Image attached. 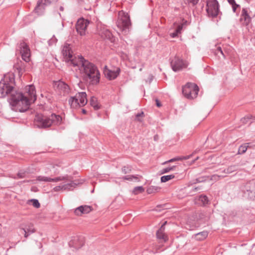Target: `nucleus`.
I'll list each match as a JSON object with an SVG mask.
<instances>
[{"label":"nucleus","mask_w":255,"mask_h":255,"mask_svg":"<svg viewBox=\"0 0 255 255\" xmlns=\"http://www.w3.org/2000/svg\"><path fill=\"white\" fill-rule=\"evenodd\" d=\"M201 189L200 187H194L192 189V191L190 192V193L192 194L194 192H197Z\"/></svg>","instance_id":"47"},{"label":"nucleus","mask_w":255,"mask_h":255,"mask_svg":"<svg viewBox=\"0 0 255 255\" xmlns=\"http://www.w3.org/2000/svg\"><path fill=\"white\" fill-rule=\"evenodd\" d=\"M170 64L172 70L175 72L180 71L187 66L186 62L176 57L171 61Z\"/></svg>","instance_id":"13"},{"label":"nucleus","mask_w":255,"mask_h":255,"mask_svg":"<svg viewBox=\"0 0 255 255\" xmlns=\"http://www.w3.org/2000/svg\"><path fill=\"white\" fill-rule=\"evenodd\" d=\"M28 202H30L33 205V206L36 208H38L40 206V204L38 200L37 199H33L29 200H28Z\"/></svg>","instance_id":"35"},{"label":"nucleus","mask_w":255,"mask_h":255,"mask_svg":"<svg viewBox=\"0 0 255 255\" xmlns=\"http://www.w3.org/2000/svg\"><path fill=\"white\" fill-rule=\"evenodd\" d=\"M89 22V20L84 18H80L77 21L76 25V29L77 32L81 36H83L86 34V30Z\"/></svg>","instance_id":"11"},{"label":"nucleus","mask_w":255,"mask_h":255,"mask_svg":"<svg viewBox=\"0 0 255 255\" xmlns=\"http://www.w3.org/2000/svg\"><path fill=\"white\" fill-rule=\"evenodd\" d=\"M167 223V222L165 221L162 225L160 228L156 232V236L158 239L163 240L164 242L166 241V237L163 233V231L164 230V226Z\"/></svg>","instance_id":"24"},{"label":"nucleus","mask_w":255,"mask_h":255,"mask_svg":"<svg viewBox=\"0 0 255 255\" xmlns=\"http://www.w3.org/2000/svg\"><path fill=\"white\" fill-rule=\"evenodd\" d=\"M170 168V171L171 170H173L174 168H175V166H173L171 167H168Z\"/></svg>","instance_id":"55"},{"label":"nucleus","mask_w":255,"mask_h":255,"mask_svg":"<svg viewBox=\"0 0 255 255\" xmlns=\"http://www.w3.org/2000/svg\"><path fill=\"white\" fill-rule=\"evenodd\" d=\"M131 171V169L128 167L124 166L122 168V172L125 173H129Z\"/></svg>","instance_id":"42"},{"label":"nucleus","mask_w":255,"mask_h":255,"mask_svg":"<svg viewBox=\"0 0 255 255\" xmlns=\"http://www.w3.org/2000/svg\"><path fill=\"white\" fill-rule=\"evenodd\" d=\"M55 86H57L61 93L63 94L64 96L68 94L70 92L69 86L63 81H59L56 82L55 84Z\"/></svg>","instance_id":"16"},{"label":"nucleus","mask_w":255,"mask_h":255,"mask_svg":"<svg viewBox=\"0 0 255 255\" xmlns=\"http://www.w3.org/2000/svg\"><path fill=\"white\" fill-rule=\"evenodd\" d=\"M199 90V89L196 84L187 83L182 88V93L187 98L192 99L197 97Z\"/></svg>","instance_id":"5"},{"label":"nucleus","mask_w":255,"mask_h":255,"mask_svg":"<svg viewBox=\"0 0 255 255\" xmlns=\"http://www.w3.org/2000/svg\"><path fill=\"white\" fill-rule=\"evenodd\" d=\"M123 179L127 180H132L133 179L137 180V177L135 175H127L124 176Z\"/></svg>","instance_id":"39"},{"label":"nucleus","mask_w":255,"mask_h":255,"mask_svg":"<svg viewBox=\"0 0 255 255\" xmlns=\"http://www.w3.org/2000/svg\"><path fill=\"white\" fill-rule=\"evenodd\" d=\"M215 54L216 55H218L219 57H220V56L219 55V54H221L224 58H225V56L222 50V48L220 46H218L217 49L215 50Z\"/></svg>","instance_id":"37"},{"label":"nucleus","mask_w":255,"mask_h":255,"mask_svg":"<svg viewBox=\"0 0 255 255\" xmlns=\"http://www.w3.org/2000/svg\"><path fill=\"white\" fill-rule=\"evenodd\" d=\"M196 203L200 206H206L209 203V200L206 195H201L196 199Z\"/></svg>","instance_id":"23"},{"label":"nucleus","mask_w":255,"mask_h":255,"mask_svg":"<svg viewBox=\"0 0 255 255\" xmlns=\"http://www.w3.org/2000/svg\"><path fill=\"white\" fill-rule=\"evenodd\" d=\"M183 28V24H180L178 25L175 30V31L176 33H178V34L181 32V30Z\"/></svg>","instance_id":"44"},{"label":"nucleus","mask_w":255,"mask_h":255,"mask_svg":"<svg viewBox=\"0 0 255 255\" xmlns=\"http://www.w3.org/2000/svg\"><path fill=\"white\" fill-rule=\"evenodd\" d=\"M24 170H25V171L28 172L27 173V175L33 172V171H32V170L30 169V167L27 168L26 169H24Z\"/></svg>","instance_id":"51"},{"label":"nucleus","mask_w":255,"mask_h":255,"mask_svg":"<svg viewBox=\"0 0 255 255\" xmlns=\"http://www.w3.org/2000/svg\"><path fill=\"white\" fill-rule=\"evenodd\" d=\"M68 179H62L65 181L64 184L56 186L54 188V190L56 192L60 191L61 190H71L75 188L80 183L77 181H73V177L68 175ZM62 181V180H61Z\"/></svg>","instance_id":"6"},{"label":"nucleus","mask_w":255,"mask_h":255,"mask_svg":"<svg viewBox=\"0 0 255 255\" xmlns=\"http://www.w3.org/2000/svg\"><path fill=\"white\" fill-rule=\"evenodd\" d=\"M21 229L24 233V237L25 238H27L30 235L35 232V230L33 227V225L31 223L25 225H22Z\"/></svg>","instance_id":"19"},{"label":"nucleus","mask_w":255,"mask_h":255,"mask_svg":"<svg viewBox=\"0 0 255 255\" xmlns=\"http://www.w3.org/2000/svg\"><path fill=\"white\" fill-rule=\"evenodd\" d=\"M145 115L143 112H140L135 114L134 120L137 122H141L143 118L144 117Z\"/></svg>","instance_id":"31"},{"label":"nucleus","mask_w":255,"mask_h":255,"mask_svg":"<svg viewBox=\"0 0 255 255\" xmlns=\"http://www.w3.org/2000/svg\"><path fill=\"white\" fill-rule=\"evenodd\" d=\"M198 158H199V157H197L195 159V160L194 161V162L195 160H197V159H198Z\"/></svg>","instance_id":"63"},{"label":"nucleus","mask_w":255,"mask_h":255,"mask_svg":"<svg viewBox=\"0 0 255 255\" xmlns=\"http://www.w3.org/2000/svg\"><path fill=\"white\" fill-rule=\"evenodd\" d=\"M24 63H21L16 66V68L18 71L19 76H21L25 71Z\"/></svg>","instance_id":"33"},{"label":"nucleus","mask_w":255,"mask_h":255,"mask_svg":"<svg viewBox=\"0 0 255 255\" xmlns=\"http://www.w3.org/2000/svg\"><path fill=\"white\" fill-rule=\"evenodd\" d=\"M54 0H38L34 8V11L38 15H41L44 12L45 6L50 4Z\"/></svg>","instance_id":"15"},{"label":"nucleus","mask_w":255,"mask_h":255,"mask_svg":"<svg viewBox=\"0 0 255 255\" xmlns=\"http://www.w3.org/2000/svg\"><path fill=\"white\" fill-rule=\"evenodd\" d=\"M90 102V105L94 108L95 110H97L100 108V106L99 105L96 98L94 97H91Z\"/></svg>","instance_id":"28"},{"label":"nucleus","mask_w":255,"mask_h":255,"mask_svg":"<svg viewBox=\"0 0 255 255\" xmlns=\"http://www.w3.org/2000/svg\"><path fill=\"white\" fill-rule=\"evenodd\" d=\"M68 175H66L63 176H59L56 178H50L46 176H39L37 177V180L39 181L44 182H58L61 181L62 179H68Z\"/></svg>","instance_id":"18"},{"label":"nucleus","mask_w":255,"mask_h":255,"mask_svg":"<svg viewBox=\"0 0 255 255\" xmlns=\"http://www.w3.org/2000/svg\"><path fill=\"white\" fill-rule=\"evenodd\" d=\"M62 52L63 56L67 57V61L69 64L72 65V61H78V58L73 57L72 55V51L70 44L65 43L62 48Z\"/></svg>","instance_id":"10"},{"label":"nucleus","mask_w":255,"mask_h":255,"mask_svg":"<svg viewBox=\"0 0 255 255\" xmlns=\"http://www.w3.org/2000/svg\"><path fill=\"white\" fill-rule=\"evenodd\" d=\"M192 156V154L187 156H181V160H186L189 159Z\"/></svg>","instance_id":"50"},{"label":"nucleus","mask_w":255,"mask_h":255,"mask_svg":"<svg viewBox=\"0 0 255 255\" xmlns=\"http://www.w3.org/2000/svg\"><path fill=\"white\" fill-rule=\"evenodd\" d=\"M155 101L157 107H160L161 106V104L158 100L156 99Z\"/></svg>","instance_id":"53"},{"label":"nucleus","mask_w":255,"mask_h":255,"mask_svg":"<svg viewBox=\"0 0 255 255\" xmlns=\"http://www.w3.org/2000/svg\"><path fill=\"white\" fill-rule=\"evenodd\" d=\"M91 211L90 206L84 205L80 206L77 207L74 211V213L76 215L81 216L83 214L89 213Z\"/></svg>","instance_id":"20"},{"label":"nucleus","mask_w":255,"mask_h":255,"mask_svg":"<svg viewBox=\"0 0 255 255\" xmlns=\"http://www.w3.org/2000/svg\"><path fill=\"white\" fill-rule=\"evenodd\" d=\"M160 172V174H163L168 173V172H170V168L169 167H166V168H163L162 170H161Z\"/></svg>","instance_id":"43"},{"label":"nucleus","mask_w":255,"mask_h":255,"mask_svg":"<svg viewBox=\"0 0 255 255\" xmlns=\"http://www.w3.org/2000/svg\"><path fill=\"white\" fill-rule=\"evenodd\" d=\"M121 70L120 68H116L114 70H110L108 68L107 66H105L103 69V73L105 76L110 80L116 79L119 75Z\"/></svg>","instance_id":"14"},{"label":"nucleus","mask_w":255,"mask_h":255,"mask_svg":"<svg viewBox=\"0 0 255 255\" xmlns=\"http://www.w3.org/2000/svg\"><path fill=\"white\" fill-rule=\"evenodd\" d=\"M82 113L83 114H86L87 113V111L85 109H82Z\"/></svg>","instance_id":"58"},{"label":"nucleus","mask_w":255,"mask_h":255,"mask_svg":"<svg viewBox=\"0 0 255 255\" xmlns=\"http://www.w3.org/2000/svg\"><path fill=\"white\" fill-rule=\"evenodd\" d=\"M130 25L129 16L128 14L124 13L117 21V26L125 33L128 31Z\"/></svg>","instance_id":"8"},{"label":"nucleus","mask_w":255,"mask_h":255,"mask_svg":"<svg viewBox=\"0 0 255 255\" xmlns=\"http://www.w3.org/2000/svg\"><path fill=\"white\" fill-rule=\"evenodd\" d=\"M62 121L61 117L54 114L48 117L37 114L34 118V122L38 128H50L53 126H59L62 123Z\"/></svg>","instance_id":"3"},{"label":"nucleus","mask_w":255,"mask_h":255,"mask_svg":"<svg viewBox=\"0 0 255 255\" xmlns=\"http://www.w3.org/2000/svg\"><path fill=\"white\" fill-rule=\"evenodd\" d=\"M63 9H64V7H63V6H61L60 7V10L61 11H63Z\"/></svg>","instance_id":"59"},{"label":"nucleus","mask_w":255,"mask_h":255,"mask_svg":"<svg viewBox=\"0 0 255 255\" xmlns=\"http://www.w3.org/2000/svg\"><path fill=\"white\" fill-rule=\"evenodd\" d=\"M179 160H181V157H175V158H172L168 161H166L165 162H164L163 163V164H165L167 163H169V162H174V161H179Z\"/></svg>","instance_id":"40"},{"label":"nucleus","mask_w":255,"mask_h":255,"mask_svg":"<svg viewBox=\"0 0 255 255\" xmlns=\"http://www.w3.org/2000/svg\"><path fill=\"white\" fill-rule=\"evenodd\" d=\"M228 1L230 4H235L236 3L235 0H228Z\"/></svg>","instance_id":"54"},{"label":"nucleus","mask_w":255,"mask_h":255,"mask_svg":"<svg viewBox=\"0 0 255 255\" xmlns=\"http://www.w3.org/2000/svg\"><path fill=\"white\" fill-rule=\"evenodd\" d=\"M78 1L80 2H85V0H78Z\"/></svg>","instance_id":"60"},{"label":"nucleus","mask_w":255,"mask_h":255,"mask_svg":"<svg viewBox=\"0 0 255 255\" xmlns=\"http://www.w3.org/2000/svg\"><path fill=\"white\" fill-rule=\"evenodd\" d=\"M205 180L204 177H199L196 179V182H194L193 184H195L196 183L202 182Z\"/></svg>","instance_id":"45"},{"label":"nucleus","mask_w":255,"mask_h":255,"mask_svg":"<svg viewBox=\"0 0 255 255\" xmlns=\"http://www.w3.org/2000/svg\"><path fill=\"white\" fill-rule=\"evenodd\" d=\"M240 190L244 197L255 200V179L243 183Z\"/></svg>","instance_id":"4"},{"label":"nucleus","mask_w":255,"mask_h":255,"mask_svg":"<svg viewBox=\"0 0 255 255\" xmlns=\"http://www.w3.org/2000/svg\"><path fill=\"white\" fill-rule=\"evenodd\" d=\"M76 97L79 99L80 107L85 105L87 103V95L85 92L78 93L76 94Z\"/></svg>","instance_id":"22"},{"label":"nucleus","mask_w":255,"mask_h":255,"mask_svg":"<svg viewBox=\"0 0 255 255\" xmlns=\"http://www.w3.org/2000/svg\"><path fill=\"white\" fill-rule=\"evenodd\" d=\"M231 5H232L233 10L234 12H235L237 7H239V6H240L239 4H237L236 3H235V4H232Z\"/></svg>","instance_id":"49"},{"label":"nucleus","mask_w":255,"mask_h":255,"mask_svg":"<svg viewBox=\"0 0 255 255\" xmlns=\"http://www.w3.org/2000/svg\"><path fill=\"white\" fill-rule=\"evenodd\" d=\"M188 1L193 5H195L198 2L199 0H188Z\"/></svg>","instance_id":"48"},{"label":"nucleus","mask_w":255,"mask_h":255,"mask_svg":"<svg viewBox=\"0 0 255 255\" xmlns=\"http://www.w3.org/2000/svg\"><path fill=\"white\" fill-rule=\"evenodd\" d=\"M175 176L173 174L164 175L161 177L160 180L161 182H166L172 179H173Z\"/></svg>","instance_id":"32"},{"label":"nucleus","mask_w":255,"mask_h":255,"mask_svg":"<svg viewBox=\"0 0 255 255\" xmlns=\"http://www.w3.org/2000/svg\"><path fill=\"white\" fill-rule=\"evenodd\" d=\"M241 20H244V23L246 25H248L251 21V17L249 14L247 8H243L242 10Z\"/></svg>","instance_id":"21"},{"label":"nucleus","mask_w":255,"mask_h":255,"mask_svg":"<svg viewBox=\"0 0 255 255\" xmlns=\"http://www.w3.org/2000/svg\"><path fill=\"white\" fill-rule=\"evenodd\" d=\"M14 76L13 74L4 75L0 81V97L4 98L9 95L8 100L10 105L16 111L24 112L29 109L31 103L36 100L35 88L33 85H28L26 88L28 97L14 89Z\"/></svg>","instance_id":"1"},{"label":"nucleus","mask_w":255,"mask_h":255,"mask_svg":"<svg viewBox=\"0 0 255 255\" xmlns=\"http://www.w3.org/2000/svg\"><path fill=\"white\" fill-rule=\"evenodd\" d=\"M160 188L158 186H151L149 187L147 189V193L149 194L157 192Z\"/></svg>","instance_id":"29"},{"label":"nucleus","mask_w":255,"mask_h":255,"mask_svg":"<svg viewBox=\"0 0 255 255\" xmlns=\"http://www.w3.org/2000/svg\"><path fill=\"white\" fill-rule=\"evenodd\" d=\"M84 237L82 236L74 237L69 242V246L76 250L81 248L84 244Z\"/></svg>","instance_id":"12"},{"label":"nucleus","mask_w":255,"mask_h":255,"mask_svg":"<svg viewBox=\"0 0 255 255\" xmlns=\"http://www.w3.org/2000/svg\"><path fill=\"white\" fill-rule=\"evenodd\" d=\"M17 50H18L22 59L27 62L29 61L30 49L28 45L23 41L17 45Z\"/></svg>","instance_id":"9"},{"label":"nucleus","mask_w":255,"mask_h":255,"mask_svg":"<svg viewBox=\"0 0 255 255\" xmlns=\"http://www.w3.org/2000/svg\"><path fill=\"white\" fill-rule=\"evenodd\" d=\"M247 147L246 145H241L238 150V153L239 154H243L247 150Z\"/></svg>","instance_id":"38"},{"label":"nucleus","mask_w":255,"mask_h":255,"mask_svg":"<svg viewBox=\"0 0 255 255\" xmlns=\"http://www.w3.org/2000/svg\"><path fill=\"white\" fill-rule=\"evenodd\" d=\"M28 172H27V171H25V170L24 169L20 170L17 174V178H22L26 177L27 175Z\"/></svg>","instance_id":"34"},{"label":"nucleus","mask_w":255,"mask_h":255,"mask_svg":"<svg viewBox=\"0 0 255 255\" xmlns=\"http://www.w3.org/2000/svg\"><path fill=\"white\" fill-rule=\"evenodd\" d=\"M99 34L103 38L108 39L111 42H114L115 40L112 32L106 27L101 28Z\"/></svg>","instance_id":"17"},{"label":"nucleus","mask_w":255,"mask_h":255,"mask_svg":"<svg viewBox=\"0 0 255 255\" xmlns=\"http://www.w3.org/2000/svg\"><path fill=\"white\" fill-rule=\"evenodd\" d=\"M57 167H59L57 165H55L52 166L51 170L54 174H57L59 172V170L57 168Z\"/></svg>","instance_id":"41"},{"label":"nucleus","mask_w":255,"mask_h":255,"mask_svg":"<svg viewBox=\"0 0 255 255\" xmlns=\"http://www.w3.org/2000/svg\"><path fill=\"white\" fill-rule=\"evenodd\" d=\"M164 206V205H159V206H157V207H161Z\"/></svg>","instance_id":"61"},{"label":"nucleus","mask_w":255,"mask_h":255,"mask_svg":"<svg viewBox=\"0 0 255 255\" xmlns=\"http://www.w3.org/2000/svg\"><path fill=\"white\" fill-rule=\"evenodd\" d=\"M144 191V188L142 186L135 187L133 190V193L134 194H137Z\"/></svg>","instance_id":"36"},{"label":"nucleus","mask_w":255,"mask_h":255,"mask_svg":"<svg viewBox=\"0 0 255 255\" xmlns=\"http://www.w3.org/2000/svg\"><path fill=\"white\" fill-rule=\"evenodd\" d=\"M178 33H176V32L175 31L174 32L171 33L170 34V36L174 38V37H176L178 35Z\"/></svg>","instance_id":"52"},{"label":"nucleus","mask_w":255,"mask_h":255,"mask_svg":"<svg viewBox=\"0 0 255 255\" xmlns=\"http://www.w3.org/2000/svg\"><path fill=\"white\" fill-rule=\"evenodd\" d=\"M68 102L72 108L76 109L78 107H80L79 99L76 97V96L74 97H71L68 100Z\"/></svg>","instance_id":"25"},{"label":"nucleus","mask_w":255,"mask_h":255,"mask_svg":"<svg viewBox=\"0 0 255 255\" xmlns=\"http://www.w3.org/2000/svg\"><path fill=\"white\" fill-rule=\"evenodd\" d=\"M153 79V76L152 75H149V82H150Z\"/></svg>","instance_id":"56"},{"label":"nucleus","mask_w":255,"mask_h":255,"mask_svg":"<svg viewBox=\"0 0 255 255\" xmlns=\"http://www.w3.org/2000/svg\"><path fill=\"white\" fill-rule=\"evenodd\" d=\"M254 121H255V117H253L252 116L250 115L245 117L244 118L241 119V123H242L241 126H245L246 124H250Z\"/></svg>","instance_id":"26"},{"label":"nucleus","mask_w":255,"mask_h":255,"mask_svg":"<svg viewBox=\"0 0 255 255\" xmlns=\"http://www.w3.org/2000/svg\"><path fill=\"white\" fill-rule=\"evenodd\" d=\"M207 236L208 232L206 231H203L195 234V238L198 241H202L205 239Z\"/></svg>","instance_id":"27"},{"label":"nucleus","mask_w":255,"mask_h":255,"mask_svg":"<svg viewBox=\"0 0 255 255\" xmlns=\"http://www.w3.org/2000/svg\"><path fill=\"white\" fill-rule=\"evenodd\" d=\"M219 3L217 0H209L207 2L206 11L209 17H216L219 12Z\"/></svg>","instance_id":"7"},{"label":"nucleus","mask_w":255,"mask_h":255,"mask_svg":"<svg viewBox=\"0 0 255 255\" xmlns=\"http://www.w3.org/2000/svg\"><path fill=\"white\" fill-rule=\"evenodd\" d=\"M72 66L80 71L83 81L90 84L95 85L100 81V73L97 66L82 56H79L78 61H72Z\"/></svg>","instance_id":"2"},{"label":"nucleus","mask_w":255,"mask_h":255,"mask_svg":"<svg viewBox=\"0 0 255 255\" xmlns=\"http://www.w3.org/2000/svg\"><path fill=\"white\" fill-rule=\"evenodd\" d=\"M157 138H158V135H155V136H154V139L155 140H156L157 139Z\"/></svg>","instance_id":"57"},{"label":"nucleus","mask_w":255,"mask_h":255,"mask_svg":"<svg viewBox=\"0 0 255 255\" xmlns=\"http://www.w3.org/2000/svg\"><path fill=\"white\" fill-rule=\"evenodd\" d=\"M238 166L237 165H233L228 167L227 169L224 170V172L226 173H231L237 170Z\"/></svg>","instance_id":"30"},{"label":"nucleus","mask_w":255,"mask_h":255,"mask_svg":"<svg viewBox=\"0 0 255 255\" xmlns=\"http://www.w3.org/2000/svg\"><path fill=\"white\" fill-rule=\"evenodd\" d=\"M57 39H56V38L53 36L51 39H50L49 41H48V44L49 45H52L53 43H55L56 42Z\"/></svg>","instance_id":"46"},{"label":"nucleus","mask_w":255,"mask_h":255,"mask_svg":"<svg viewBox=\"0 0 255 255\" xmlns=\"http://www.w3.org/2000/svg\"><path fill=\"white\" fill-rule=\"evenodd\" d=\"M40 247H42V245L40 243H39Z\"/></svg>","instance_id":"62"}]
</instances>
